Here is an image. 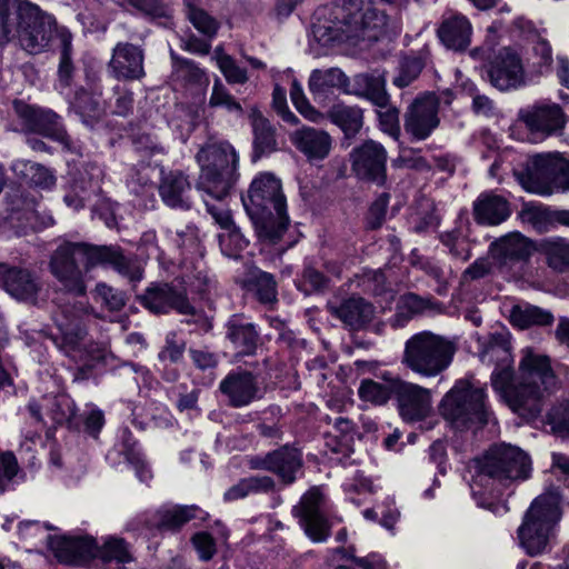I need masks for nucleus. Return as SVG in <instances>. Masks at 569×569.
Segmentation results:
<instances>
[{
    "instance_id": "1",
    "label": "nucleus",
    "mask_w": 569,
    "mask_h": 569,
    "mask_svg": "<svg viewBox=\"0 0 569 569\" xmlns=\"http://www.w3.org/2000/svg\"><path fill=\"white\" fill-rule=\"evenodd\" d=\"M520 356L516 375L509 335L505 332L490 333L479 352L483 363H496L491 373L495 391L515 413L533 419L542 410L543 398L560 388V380L549 356L532 348L522 349Z\"/></svg>"
},
{
    "instance_id": "2",
    "label": "nucleus",
    "mask_w": 569,
    "mask_h": 569,
    "mask_svg": "<svg viewBox=\"0 0 569 569\" xmlns=\"http://www.w3.org/2000/svg\"><path fill=\"white\" fill-rule=\"evenodd\" d=\"M470 489L479 507L492 510L503 490L531 476L530 457L519 447L499 443L472 460Z\"/></svg>"
},
{
    "instance_id": "3",
    "label": "nucleus",
    "mask_w": 569,
    "mask_h": 569,
    "mask_svg": "<svg viewBox=\"0 0 569 569\" xmlns=\"http://www.w3.org/2000/svg\"><path fill=\"white\" fill-rule=\"evenodd\" d=\"M54 20L28 0H0V44L18 38L31 54L44 51L53 36Z\"/></svg>"
},
{
    "instance_id": "4",
    "label": "nucleus",
    "mask_w": 569,
    "mask_h": 569,
    "mask_svg": "<svg viewBox=\"0 0 569 569\" xmlns=\"http://www.w3.org/2000/svg\"><path fill=\"white\" fill-rule=\"evenodd\" d=\"M336 20L315 26V36L325 44L342 41H377L385 32L387 16L365 0H347Z\"/></svg>"
},
{
    "instance_id": "5",
    "label": "nucleus",
    "mask_w": 569,
    "mask_h": 569,
    "mask_svg": "<svg viewBox=\"0 0 569 569\" xmlns=\"http://www.w3.org/2000/svg\"><path fill=\"white\" fill-rule=\"evenodd\" d=\"M201 168L197 188L213 199H224L236 182L238 156L227 141H211L196 156Z\"/></svg>"
},
{
    "instance_id": "6",
    "label": "nucleus",
    "mask_w": 569,
    "mask_h": 569,
    "mask_svg": "<svg viewBox=\"0 0 569 569\" xmlns=\"http://www.w3.org/2000/svg\"><path fill=\"white\" fill-rule=\"evenodd\" d=\"M457 349L448 337L421 331L406 341L401 362L421 377L433 378L449 368Z\"/></svg>"
},
{
    "instance_id": "7",
    "label": "nucleus",
    "mask_w": 569,
    "mask_h": 569,
    "mask_svg": "<svg viewBox=\"0 0 569 569\" xmlns=\"http://www.w3.org/2000/svg\"><path fill=\"white\" fill-rule=\"evenodd\" d=\"M441 416L457 429L483 427L493 419L486 389L469 380H458L445 395L439 407Z\"/></svg>"
},
{
    "instance_id": "8",
    "label": "nucleus",
    "mask_w": 569,
    "mask_h": 569,
    "mask_svg": "<svg viewBox=\"0 0 569 569\" xmlns=\"http://www.w3.org/2000/svg\"><path fill=\"white\" fill-rule=\"evenodd\" d=\"M522 188L540 196L569 191V160L560 152L537 153L513 169Z\"/></svg>"
},
{
    "instance_id": "9",
    "label": "nucleus",
    "mask_w": 569,
    "mask_h": 569,
    "mask_svg": "<svg viewBox=\"0 0 569 569\" xmlns=\"http://www.w3.org/2000/svg\"><path fill=\"white\" fill-rule=\"evenodd\" d=\"M560 500L559 490L550 488L538 496L525 513L518 538L529 556L546 551L552 529L561 517Z\"/></svg>"
},
{
    "instance_id": "10",
    "label": "nucleus",
    "mask_w": 569,
    "mask_h": 569,
    "mask_svg": "<svg viewBox=\"0 0 569 569\" xmlns=\"http://www.w3.org/2000/svg\"><path fill=\"white\" fill-rule=\"evenodd\" d=\"M49 270L63 290L76 297L84 296L87 284L86 242H63L52 252Z\"/></svg>"
},
{
    "instance_id": "11",
    "label": "nucleus",
    "mask_w": 569,
    "mask_h": 569,
    "mask_svg": "<svg viewBox=\"0 0 569 569\" xmlns=\"http://www.w3.org/2000/svg\"><path fill=\"white\" fill-rule=\"evenodd\" d=\"M13 108L24 131L54 140L61 143L64 150L81 154V147L72 141L58 113L51 109L27 104L22 101H14Z\"/></svg>"
},
{
    "instance_id": "12",
    "label": "nucleus",
    "mask_w": 569,
    "mask_h": 569,
    "mask_svg": "<svg viewBox=\"0 0 569 569\" xmlns=\"http://www.w3.org/2000/svg\"><path fill=\"white\" fill-rule=\"evenodd\" d=\"M486 74L489 83L502 92L517 90L527 83L521 53L512 47H503L488 58Z\"/></svg>"
},
{
    "instance_id": "13",
    "label": "nucleus",
    "mask_w": 569,
    "mask_h": 569,
    "mask_svg": "<svg viewBox=\"0 0 569 569\" xmlns=\"http://www.w3.org/2000/svg\"><path fill=\"white\" fill-rule=\"evenodd\" d=\"M137 300L152 315H168L171 311L184 316L196 313L186 288L166 281L151 282L143 293L137 296Z\"/></svg>"
},
{
    "instance_id": "14",
    "label": "nucleus",
    "mask_w": 569,
    "mask_h": 569,
    "mask_svg": "<svg viewBox=\"0 0 569 569\" xmlns=\"http://www.w3.org/2000/svg\"><path fill=\"white\" fill-rule=\"evenodd\" d=\"M439 98L423 93L415 98L403 113V129L411 141L427 140L440 126Z\"/></svg>"
},
{
    "instance_id": "15",
    "label": "nucleus",
    "mask_w": 569,
    "mask_h": 569,
    "mask_svg": "<svg viewBox=\"0 0 569 569\" xmlns=\"http://www.w3.org/2000/svg\"><path fill=\"white\" fill-rule=\"evenodd\" d=\"M0 287L16 301L36 307L43 282L37 270L24 266L0 263Z\"/></svg>"
},
{
    "instance_id": "16",
    "label": "nucleus",
    "mask_w": 569,
    "mask_h": 569,
    "mask_svg": "<svg viewBox=\"0 0 569 569\" xmlns=\"http://www.w3.org/2000/svg\"><path fill=\"white\" fill-rule=\"evenodd\" d=\"M226 403L234 409L248 407L263 398L259 377L250 370L237 368L229 371L219 383Z\"/></svg>"
},
{
    "instance_id": "17",
    "label": "nucleus",
    "mask_w": 569,
    "mask_h": 569,
    "mask_svg": "<svg viewBox=\"0 0 569 569\" xmlns=\"http://www.w3.org/2000/svg\"><path fill=\"white\" fill-rule=\"evenodd\" d=\"M323 496L318 488L307 491L296 507L293 515L299 519L305 533L313 542H323L330 536V523L322 511Z\"/></svg>"
},
{
    "instance_id": "18",
    "label": "nucleus",
    "mask_w": 569,
    "mask_h": 569,
    "mask_svg": "<svg viewBox=\"0 0 569 569\" xmlns=\"http://www.w3.org/2000/svg\"><path fill=\"white\" fill-rule=\"evenodd\" d=\"M57 332H51L53 343L67 356L81 351L87 329L74 307L64 306L53 315Z\"/></svg>"
},
{
    "instance_id": "19",
    "label": "nucleus",
    "mask_w": 569,
    "mask_h": 569,
    "mask_svg": "<svg viewBox=\"0 0 569 569\" xmlns=\"http://www.w3.org/2000/svg\"><path fill=\"white\" fill-rule=\"evenodd\" d=\"M87 271L97 266L109 267L131 282H139L143 270L136 260L127 257L118 246H94L86 243Z\"/></svg>"
},
{
    "instance_id": "20",
    "label": "nucleus",
    "mask_w": 569,
    "mask_h": 569,
    "mask_svg": "<svg viewBox=\"0 0 569 569\" xmlns=\"http://www.w3.org/2000/svg\"><path fill=\"white\" fill-rule=\"evenodd\" d=\"M526 128L540 138L557 134L567 123V116L557 103L537 102L518 113Z\"/></svg>"
},
{
    "instance_id": "21",
    "label": "nucleus",
    "mask_w": 569,
    "mask_h": 569,
    "mask_svg": "<svg viewBox=\"0 0 569 569\" xmlns=\"http://www.w3.org/2000/svg\"><path fill=\"white\" fill-rule=\"evenodd\" d=\"M387 151L375 141L366 140L350 153L351 168L360 179L382 184L386 181Z\"/></svg>"
},
{
    "instance_id": "22",
    "label": "nucleus",
    "mask_w": 569,
    "mask_h": 569,
    "mask_svg": "<svg viewBox=\"0 0 569 569\" xmlns=\"http://www.w3.org/2000/svg\"><path fill=\"white\" fill-rule=\"evenodd\" d=\"M242 202L247 212L287 207L281 181L272 173H260L254 178Z\"/></svg>"
},
{
    "instance_id": "23",
    "label": "nucleus",
    "mask_w": 569,
    "mask_h": 569,
    "mask_svg": "<svg viewBox=\"0 0 569 569\" xmlns=\"http://www.w3.org/2000/svg\"><path fill=\"white\" fill-rule=\"evenodd\" d=\"M531 241L519 232L508 233L491 242L489 253L501 270H512L527 262L532 253Z\"/></svg>"
},
{
    "instance_id": "24",
    "label": "nucleus",
    "mask_w": 569,
    "mask_h": 569,
    "mask_svg": "<svg viewBox=\"0 0 569 569\" xmlns=\"http://www.w3.org/2000/svg\"><path fill=\"white\" fill-rule=\"evenodd\" d=\"M393 390L399 413L403 420L409 422L420 421L429 415L431 396L428 389L399 378Z\"/></svg>"
},
{
    "instance_id": "25",
    "label": "nucleus",
    "mask_w": 569,
    "mask_h": 569,
    "mask_svg": "<svg viewBox=\"0 0 569 569\" xmlns=\"http://www.w3.org/2000/svg\"><path fill=\"white\" fill-rule=\"evenodd\" d=\"M143 50L130 42H118L108 63L110 73L118 80H140L144 77Z\"/></svg>"
},
{
    "instance_id": "26",
    "label": "nucleus",
    "mask_w": 569,
    "mask_h": 569,
    "mask_svg": "<svg viewBox=\"0 0 569 569\" xmlns=\"http://www.w3.org/2000/svg\"><path fill=\"white\" fill-rule=\"evenodd\" d=\"M247 213L258 239L267 244L278 243L290 224L287 207L282 209H261Z\"/></svg>"
},
{
    "instance_id": "27",
    "label": "nucleus",
    "mask_w": 569,
    "mask_h": 569,
    "mask_svg": "<svg viewBox=\"0 0 569 569\" xmlns=\"http://www.w3.org/2000/svg\"><path fill=\"white\" fill-rule=\"evenodd\" d=\"M49 549L63 563H74L96 556V540L90 537L47 536Z\"/></svg>"
},
{
    "instance_id": "28",
    "label": "nucleus",
    "mask_w": 569,
    "mask_h": 569,
    "mask_svg": "<svg viewBox=\"0 0 569 569\" xmlns=\"http://www.w3.org/2000/svg\"><path fill=\"white\" fill-rule=\"evenodd\" d=\"M161 173L158 190L162 201L170 208L189 210L192 206V188L188 177L180 170Z\"/></svg>"
},
{
    "instance_id": "29",
    "label": "nucleus",
    "mask_w": 569,
    "mask_h": 569,
    "mask_svg": "<svg viewBox=\"0 0 569 569\" xmlns=\"http://www.w3.org/2000/svg\"><path fill=\"white\" fill-rule=\"evenodd\" d=\"M290 140L309 160H323L332 146V138L327 131L308 126L292 132Z\"/></svg>"
},
{
    "instance_id": "30",
    "label": "nucleus",
    "mask_w": 569,
    "mask_h": 569,
    "mask_svg": "<svg viewBox=\"0 0 569 569\" xmlns=\"http://www.w3.org/2000/svg\"><path fill=\"white\" fill-rule=\"evenodd\" d=\"M327 309L352 330L363 329L375 316V307L361 297H350L338 306L328 303Z\"/></svg>"
},
{
    "instance_id": "31",
    "label": "nucleus",
    "mask_w": 569,
    "mask_h": 569,
    "mask_svg": "<svg viewBox=\"0 0 569 569\" xmlns=\"http://www.w3.org/2000/svg\"><path fill=\"white\" fill-rule=\"evenodd\" d=\"M471 32V23L461 14L443 18L437 29V36L441 43L453 51H463L469 47Z\"/></svg>"
},
{
    "instance_id": "32",
    "label": "nucleus",
    "mask_w": 569,
    "mask_h": 569,
    "mask_svg": "<svg viewBox=\"0 0 569 569\" xmlns=\"http://www.w3.org/2000/svg\"><path fill=\"white\" fill-rule=\"evenodd\" d=\"M510 213V203L500 194L485 192L473 202V218L479 224H500Z\"/></svg>"
},
{
    "instance_id": "33",
    "label": "nucleus",
    "mask_w": 569,
    "mask_h": 569,
    "mask_svg": "<svg viewBox=\"0 0 569 569\" xmlns=\"http://www.w3.org/2000/svg\"><path fill=\"white\" fill-rule=\"evenodd\" d=\"M253 151L251 159L257 162L278 150L277 132L273 124L262 114L252 116Z\"/></svg>"
},
{
    "instance_id": "34",
    "label": "nucleus",
    "mask_w": 569,
    "mask_h": 569,
    "mask_svg": "<svg viewBox=\"0 0 569 569\" xmlns=\"http://www.w3.org/2000/svg\"><path fill=\"white\" fill-rule=\"evenodd\" d=\"M244 287L262 305L271 306L277 302V282L269 272L259 268L250 269L244 278Z\"/></svg>"
},
{
    "instance_id": "35",
    "label": "nucleus",
    "mask_w": 569,
    "mask_h": 569,
    "mask_svg": "<svg viewBox=\"0 0 569 569\" xmlns=\"http://www.w3.org/2000/svg\"><path fill=\"white\" fill-rule=\"evenodd\" d=\"M227 338L240 353L251 356L257 350L260 335L253 323L232 317L227 323Z\"/></svg>"
},
{
    "instance_id": "36",
    "label": "nucleus",
    "mask_w": 569,
    "mask_h": 569,
    "mask_svg": "<svg viewBox=\"0 0 569 569\" xmlns=\"http://www.w3.org/2000/svg\"><path fill=\"white\" fill-rule=\"evenodd\" d=\"M270 471L289 485L296 480V472L302 467L301 452L292 447L283 446L270 452Z\"/></svg>"
},
{
    "instance_id": "37",
    "label": "nucleus",
    "mask_w": 569,
    "mask_h": 569,
    "mask_svg": "<svg viewBox=\"0 0 569 569\" xmlns=\"http://www.w3.org/2000/svg\"><path fill=\"white\" fill-rule=\"evenodd\" d=\"M328 118L347 138L355 137L363 127V109L358 106L335 103L328 111Z\"/></svg>"
},
{
    "instance_id": "38",
    "label": "nucleus",
    "mask_w": 569,
    "mask_h": 569,
    "mask_svg": "<svg viewBox=\"0 0 569 569\" xmlns=\"http://www.w3.org/2000/svg\"><path fill=\"white\" fill-rule=\"evenodd\" d=\"M509 320L512 326L519 329H528L532 326H550L555 318L548 310L528 302H521L510 308Z\"/></svg>"
},
{
    "instance_id": "39",
    "label": "nucleus",
    "mask_w": 569,
    "mask_h": 569,
    "mask_svg": "<svg viewBox=\"0 0 569 569\" xmlns=\"http://www.w3.org/2000/svg\"><path fill=\"white\" fill-rule=\"evenodd\" d=\"M11 170L26 182L41 189H51L56 184L57 179L51 169L30 160L18 159L13 161Z\"/></svg>"
},
{
    "instance_id": "40",
    "label": "nucleus",
    "mask_w": 569,
    "mask_h": 569,
    "mask_svg": "<svg viewBox=\"0 0 569 569\" xmlns=\"http://www.w3.org/2000/svg\"><path fill=\"white\" fill-rule=\"evenodd\" d=\"M355 82L360 88L350 91V93L370 101L375 107L383 106L386 101L390 100L383 74L360 73L355 77Z\"/></svg>"
},
{
    "instance_id": "41",
    "label": "nucleus",
    "mask_w": 569,
    "mask_h": 569,
    "mask_svg": "<svg viewBox=\"0 0 569 569\" xmlns=\"http://www.w3.org/2000/svg\"><path fill=\"white\" fill-rule=\"evenodd\" d=\"M538 251L546 257L547 264L557 272L569 270V240L561 237L542 239Z\"/></svg>"
},
{
    "instance_id": "42",
    "label": "nucleus",
    "mask_w": 569,
    "mask_h": 569,
    "mask_svg": "<svg viewBox=\"0 0 569 569\" xmlns=\"http://www.w3.org/2000/svg\"><path fill=\"white\" fill-rule=\"evenodd\" d=\"M308 84L313 94H325L332 89H342L345 92L350 93L347 89L349 79L339 68L313 70Z\"/></svg>"
},
{
    "instance_id": "43",
    "label": "nucleus",
    "mask_w": 569,
    "mask_h": 569,
    "mask_svg": "<svg viewBox=\"0 0 569 569\" xmlns=\"http://www.w3.org/2000/svg\"><path fill=\"white\" fill-rule=\"evenodd\" d=\"M94 557L106 565L116 563L117 568H121L134 559L130 545L124 539L117 537L108 538L100 548L96 546Z\"/></svg>"
},
{
    "instance_id": "44",
    "label": "nucleus",
    "mask_w": 569,
    "mask_h": 569,
    "mask_svg": "<svg viewBox=\"0 0 569 569\" xmlns=\"http://www.w3.org/2000/svg\"><path fill=\"white\" fill-rule=\"evenodd\" d=\"M202 511L197 506H177L172 509L159 510L158 521L154 523L159 529L178 530L184 523L194 518H201L198 513Z\"/></svg>"
},
{
    "instance_id": "45",
    "label": "nucleus",
    "mask_w": 569,
    "mask_h": 569,
    "mask_svg": "<svg viewBox=\"0 0 569 569\" xmlns=\"http://www.w3.org/2000/svg\"><path fill=\"white\" fill-rule=\"evenodd\" d=\"M396 381H399L398 377L385 378L383 382L365 379L358 390L359 397L373 405H385L392 396L395 397Z\"/></svg>"
},
{
    "instance_id": "46",
    "label": "nucleus",
    "mask_w": 569,
    "mask_h": 569,
    "mask_svg": "<svg viewBox=\"0 0 569 569\" xmlns=\"http://www.w3.org/2000/svg\"><path fill=\"white\" fill-rule=\"evenodd\" d=\"M559 214L560 210L530 204H526L520 212L522 221L531 224L540 233L559 224Z\"/></svg>"
},
{
    "instance_id": "47",
    "label": "nucleus",
    "mask_w": 569,
    "mask_h": 569,
    "mask_svg": "<svg viewBox=\"0 0 569 569\" xmlns=\"http://www.w3.org/2000/svg\"><path fill=\"white\" fill-rule=\"evenodd\" d=\"M73 109L82 123L90 128L94 127L104 114V109L99 100L84 90L77 92Z\"/></svg>"
},
{
    "instance_id": "48",
    "label": "nucleus",
    "mask_w": 569,
    "mask_h": 569,
    "mask_svg": "<svg viewBox=\"0 0 569 569\" xmlns=\"http://www.w3.org/2000/svg\"><path fill=\"white\" fill-rule=\"evenodd\" d=\"M426 66V58L422 54L406 56L399 62L398 74L392 83L402 89L410 86L418 79Z\"/></svg>"
},
{
    "instance_id": "49",
    "label": "nucleus",
    "mask_w": 569,
    "mask_h": 569,
    "mask_svg": "<svg viewBox=\"0 0 569 569\" xmlns=\"http://www.w3.org/2000/svg\"><path fill=\"white\" fill-rule=\"evenodd\" d=\"M173 72L178 79L187 83L200 84L208 81L204 70H202L193 60L179 57L174 51L170 52Z\"/></svg>"
},
{
    "instance_id": "50",
    "label": "nucleus",
    "mask_w": 569,
    "mask_h": 569,
    "mask_svg": "<svg viewBox=\"0 0 569 569\" xmlns=\"http://www.w3.org/2000/svg\"><path fill=\"white\" fill-rule=\"evenodd\" d=\"M60 40V62L58 68L59 82L62 87L71 84L74 67L72 62V36L68 31L59 33Z\"/></svg>"
},
{
    "instance_id": "51",
    "label": "nucleus",
    "mask_w": 569,
    "mask_h": 569,
    "mask_svg": "<svg viewBox=\"0 0 569 569\" xmlns=\"http://www.w3.org/2000/svg\"><path fill=\"white\" fill-rule=\"evenodd\" d=\"M439 240L452 258L461 261H468L471 258L470 241L459 229L442 232Z\"/></svg>"
},
{
    "instance_id": "52",
    "label": "nucleus",
    "mask_w": 569,
    "mask_h": 569,
    "mask_svg": "<svg viewBox=\"0 0 569 569\" xmlns=\"http://www.w3.org/2000/svg\"><path fill=\"white\" fill-rule=\"evenodd\" d=\"M376 114L381 131L389 134L395 140H399L401 136L400 111L391 103V99L386 101L383 106H377Z\"/></svg>"
},
{
    "instance_id": "53",
    "label": "nucleus",
    "mask_w": 569,
    "mask_h": 569,
    "mask_svg": "<svg viewBox=\"0 0 569 569\" xmlns=\"http://www.w3.org/2000/svg\"><path fill=\"white\" fill-rule=\"evenodd\" d=\"M93 298L100 301L109 311H120L128 301L126 292L106 282H98L92 291Z\"/></svg>"
},
{
    "instance_id": "54",
    "label": "nucleus",
    "mask_w": 569,
    "mask_h": 569,
    "mask_svg": "<svg viewBox=\"0 0 569 569\" xmlns=\"http://www.w3.org/2000/svg\"><path fill=\"white\" fill-rule=\"evenodd\" d=\"M208 107L212 109L223 108L230 113L241 114L243 112L240 102L236 100L219 78L213 82Z\"/></svg>"
},
{
    "instance_id": "55",
    "label": "nucleus",
    "mask_w": 569,
    "mask_h": 569,
    "mask_svg": "<svg viewBox=\"0 0 569 569\" xmlns=\"http://www.w3.org/2000/svg\"><path fill=\"white\" fill-rule=\"evenodd\" d=\"M103 169L94 163L88 162L79 171L78 188L82 193H98L101 191V182L103 180Z\"/></svg>"
},
{
    "instance_id": "56",
    "label": "nucleus",
    "mask_w": 569,
    "mask_h": 569,
    "mask_svg": "<svg viewBox=\"0 0 569 569\" xmlns=\"http://www.w3.org/2000/svg\"><path fill=\"white\" fill-rule=\"evenodd\" d=\"M290 98L298 112L307 120L319 122L323 119V114L310 104L303 93L302 87L296 80L290 88Z\"/></svg>"
},
{
    "instance_id": "57",
    "label": "nucleus",
    "mask_w": 569,
    "mask_h": 569,
    "mask_svg": "<svg viewBox=\"0 0 569 569\" xmlns=\"http://www.w3.org/2000/svg\"><path fill=\"white\" fill-rule=\"evenodd\" d=\"M51 418L58 425H74L76 407L73 401L67 396H59L52 400L50 408Z\"/></svg>"
},
{
    "instance_id": "58",
    "label": "nucleus",
    "mask_w": 569,
    "mask_h": 569,
    "mask_svg": "<svg viewBox=\"0 0 569 569\" xmlns=\"http://www.w3.org/2000/svg\"><path fill=\"white\" fill-rule=\"evenodd\" d=\"M327 284L328 278L322 272L312 266H307L302 271L301 279L298 281L297 287L305 295L309 296L322 291Z\"/></svg>"
},
{
    "instance_id": "59",
    "label": "nucleus",
    "mask_w": 569,
    "mask_h": 569,
    "mask_svg": "<svg viewBox=\"0 0 569 569\" xmlns=\"http://www.w3.org/2000/svg\"><path fill=\"white\" fill-rule=\"evenodd\" d=\"M188 18L193 27L209 39L216 36L218 22L202 9L188 4Z\"/></svg>"
},
{
    "instance_id": "60",
    "label": "nucleus",
    "mask_w": 569,
    "mask_h": 569,
    "mask_svg": "<svg viewBox=\"0 0 569 569\" xmlns=\"http://www.w3.org/2000/svg\"><path fill=\"white\" fill-rule=\"evenodd\" d=\"M413 264L437 282L438 286L435 291L438 295L442 296L447 292L448 282L442 268L437 261L420 257L413 262Z\"/></svg>"
},
{
    "instance_id": "61",
    "label": "nucleus",
    "mask_w": 569,
    "mask_h": 569,
    "mask_svg": "<svg viewBox=\"0 0 569 569\" xmlns=\"http://www.w3.org/2000/svg\"><path fill=\"white\" fill-rule=\"evenodd\" d=\"M548 422L555 433L561 436L569 433V399L552 407L548 413Z\"/></svg>"
},
{
    "instance_id": "62",
    "label": "nucleus",
    "mask_w": 569,
    "mask_h": 569,
    "mask_svg": "<svg viewBox=\"0 0 569 569\" xmlns=\"http://www.w3.org/2000/svg\"><path fill=\"white\" fill-rule=\"evenodd\" d=\"M189 355L194 367L201 371L216 369L220 361L218 353L211 351L208 347H191Z\"/></svg>"
},
{
    "instance_id": "63",
    "label": "nucleus",
    "mask_w": 569,
    "mask_h": 569,
    "mask_svg": "<svg viewBox=\"0 0 569 569\" xmlns=\"http://www.w3.org/2000/svg\"><path fill=\"white\" fill-rule=\"evenodd\" d=\"M218 67L229 83H244L248 80L246 69L240 68L230 56L218 57Z\"/></svg>"
},
{
    "instance_id": "64",
    "label": "nucleus",
    "mask_w": 569,
    "mask_h": 569,
    "mask_svg": "<svg viewBox=\"0 0 569 569\" xmlns=\"http://www.w3.org/2000/svg\"><path fill=\"white\" fill-rule=\"evenodd\" d=\"M131 8L152 19L170 16V7L166 0H137Z\"/></svg>"
}]
</instances>
